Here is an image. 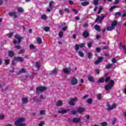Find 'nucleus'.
Instances as JSON below:
<instances>
[{"mask_svg": "<svg viewBox=\"0 0 126 126\" xmlns=\"http://www.w3.org/2000/svg\"><path fill=\"white\" fill-rule=\"evenodd\" d=\"M87 102L88 104H92V99L89 98L87 100Z\"/></svg>", "mask_w": 126, "mask_h": 126, "instance_id": "obj_43", "label": "nucleus"}, {"mask_svg": "<svg viewBox=\"0 0 126 126\" xmlns=\"http://www.w3.org/2000/svg\"><path fill=\"white\" fill-rule=\"evenodd\" d=\"M94 29L96 30V31H98V32H100L101 31V29H100V27H99L97 25H96L94 26Z\"/></svg>", "mask_w": 126, "mask_h": 126, "instance_id": "obj_20", "label": "nucleus"}, {"mask_svg": "<svg viewBox=\"0 0 126 126\" xmlns=\"http://www.w3.org/2000/svg\"><path fill=\"white\" fill-rule=\"evenodd\" d=\"M98 3H99V1L98 0H94V5H97Z\"/></svg>", "mask_w": 126, "mask_h": 126, "instance_id": "obj_33", "label": "nucleus"}, {"mask_svg": "<svg viewBox=\"0 0 126 126\" xmlns=\"http://www.w3.org/2000/svg\"><path fill=\"white\" fill-rule=\"evenodd\" d=\"M68 2H69V4H71V5L73 4V2L71 0H69Z\"/></svg>", "mask_w": 126, "mask_h": 126, "instance_id": "obj_64", "label": "nucleus"}, {"mask_svg": "<svg viewBox=\"0 0 126 126\" xmlns=\"http://www.w3.org/2000/svg\"><path fill=\"white\" fill-rule=\"evenodd\" d=\"M120 46L121 47H122V48L123 49L124 52H125V53L126 54V46L125 45H123V46H122V43H120Z\"/></svg>", "mask_w": 126, "mask_h": 126, "instance_id": "obj_27", "label": "nucleus"}, {"mask_svg": "<svg viewBox=\"0 0 126 126\" xmlns=\"http://www.w3.org/2000/svg\"><path fill=\"white\" fill-rule=\"evenodd\" d=\"M82 5L83 6H86V5H88V4H89V1H85V2H83L81 3Z\"/></svg>", "mask_w": 126, "mask_h": 126, "instance_id": "obj_22", "label": "nucleus"}, {"mask_svg": "<svg viewBox=\"0 0 126 126\" xmlns=\"http://www.w3.org/2000/svg\"><path fill=\"white\" fill-rule=\"evenodd\" d=\"M62 105H63V101L62 100H58L56 102V106L58 107H60V106H62Z\"/></svg>", "mask_w": 126, "mask_h": 126, "instance_id": "obj_16", "label": "nucleus"}, {"mask_svg": "<svg viewBox=\"0 0 126 126\" xmlns=\"http://www.w3.org/2000/svg\"><path fill=\"white\" fill-rule=\"evenodd\" d=\"M30 48L31 50H33V49H35V46H34L33 44H31L30 45Z\"/></svg>", "mask_w": 126, "mask_h": 126, "instance_id": "obj_42", "label": "nucleus"}, {"mask_svg": "<svg viewBox=\"0 0 126 126\" xmlns=\"http://www.w3.org/2000/svg\"><path fill=\"white\" fill-rule=\"evenodd\" d=\"M9 15L10 16H13L14 18H17V15L15 12H10L9 13Z\"/></svg>", "mask_w": 126, "mask_h": 126, "instance_id": "obj_12", "label": "nucleus"}, {"mask_svg": "<svg viewBox=\"0 0 126 126\" xmlns=\"http://www.w3.org/2000/svg\"><path fill=\"white\" fill-rule=\"evenodd\" d=\"M92 46V42H90L88 43V47L89 48H91Z\"/></svg>", "mask_w": 126, "mask_h": 126, "instance_id": "obj_57", "label": "nucleus"}, {"mask_svg": "<svg viewBox=\"0 0 126 126\" xmlns=\"http://www.w3.org/2000/svg\"><path fill=\"white\" fill-rule=\"evenodd\" d=\"M85 44L84 43H81L79 45V47H80V48H83V47H84Z\"/></svg>", "mask_w": 126, "mask_h": 126, "instance_id": "obj_46", "label": "nucleus"}, {"mask_svg": "<svg viewBox=\"0 0 126 126\" xmlns=\"http://www.w3.org/2000/svg\"><path fill=\"white\" fill-rule=\"evenodd\" d=\"M101 126H107V123L106 122H103L101 123Z\"/></svg>", "mask_w": 126, "mask_h": 126, "instance_id": "obj_47", "label": "nucleus"}, {"mask_svg": "<svg viewBox=\"0 0 126 126\" xmlns=\"http://www.w3.org/2000/svg\"><path fill=\"white\" fill-rule=\"evenodd\" d=\"M84 111H85V109H84V108L82 107H79L78 109L77 112L79 114H82V113H83V112H84Z\"/></svg>", "mask_w": 126, "mask_h": 126, "instance_id": "obj_13", "label": "nucleus"}, {"mask_svg": "<svg viewBox=\"0 0 126 126\" xmlns=\"http://www.w3.org/2000/svg\"><path fill=\"white\" fill-rule=\"evenodd\" d=\"M115 15L116 16H120V15H121V12H117L116 14H115Z\"/></svg>", "mask_w": 126, "mask_h": 126, "instance_id": "obj_60", "label": "nucleus"}, {"mask_svg": "<svg viewBox=\"0 0 126 126\" xmlns=\"http://www.w3.org/2000/svg\"><path fill=\"white\" fill-rule=\"evenodd\" d=\"M117 106V105L115 103L113 104L112 105H110V104L107 105V110H113V109H115L116 107Z\"/></svg>", "mask_w": 126, "mask_h": 126, "instance_id": "obj_9", "label": "nucleus"}, {"mask_svg": "<svg viewBox=\"0 0 126 126\" xmlns=\"http://www.w3.org/2000/svg\"><path fill=\"white\" fill-rule=\"evenodd\" d=\"M97 98L98 100H100L102 98V94H98L97 95Z\"/></svg>", "mask_w": 126, "mask_h": 126, "instance_id": "obj_41", "label": "nucleus"}, {"mask_svg": "<svg viewBox=\"0 0 126 126\" xmlns=\"http://www.w3.org/2000/svg\"><path fill=\"white\" fill-rule=\"evenodd\" d=\"M88 58L89 59H92V54H91V53H88Z\"/></svg>", "mask_w": 126, "mask_h": 126, "instance_id": "obj_39", "label": "nucleus"}, {"mask_svg": "<svg viewBox=\"0 0 126 126\" xmlns=\"http://www.w3.org/2000/svg\"><path fill=\"white\" fill-rule=\"evenodd\" d=\"M120 2L119 0H115L114 2L113 3L114 4H118V3Z\"/></svg>", "mask_w": 126, "mask_h": 126, "instance_id": "obj_54", "label": "nucleus"}, {"mask_svg": "<svg viewBox=\"0 0 126 126\" xmlns=\"http://www.w3.org/2000/svg\"><path fill=\"white\" fill-rule=\"evenodd\" d=\"M24 53H25V51L24 50H21L19 52V54H24Z\"/></svg>", "mask_w": 126, "mask_h": 126, "instance_id": "obj_50", "label": "nucleus"}, {"mask_svg": "<svg viewBox=\"0 0 126 126\" xmlns=\"http://www.w3.org/2000/svg\"><path fill=\"white\" fill-rule=\"evenodd\" d=\"M8 56L9 57H13L14 56V52L13 51H9Z\"/></svg>", "mask_w": 126, "mask_h": 126, "instance_id": "obj_21", "label": "nucleus"}, {"mask_svg": "<svg viewBox=\"0 0 126 126\" xmlns=\"http://www.w3.org/2000/svg\"><path fill=\"white\" fill-rule=\"evenodd\" d=\"M16 10L19 12V13H23L24 12V9H23L21 7H16Z\"/></svg>", "mask_w": 126, "mask_h": 126, "instance_id": "obj_11", "label": "nucleus"}, {"mask_svg": "<svg viewBox=\"0 0 126 126\" xmlns=\"http://www.w3.org/2000/svg\"><path fill=\"white\" fill-rule=\"evenodd\" d=\"M72 122L73 123H78V122H80V118H74L72 119Z\"/></svg>", "mask_w": 126, "mask_h": 126, "instance_id": "obj_17", "label": "nucleus"}, {"mask_svg": "<svg viewBox=\"0 0 126 126\" xmlns=\"http://www.w3.org/2000/svg\"><path fill=\"white\" fill-rule=\"evenodd\" d=\"M57 73L58 70H57V69H54L53 71H52V73H53V74L56 75Z\"/></svg>", "mask_w": 126, "mask_h": 126, "instance_id": "obj_30", "label": "nucleus"}, {"mask_svg": "<svg viewBox=\"0 0 126 126\" xmlns=\"http://www.w3.org/2000/svg\"><path fill=\"white\" fill-rule=\"evenodd\" d=\"M105 79H104V78H101L99 79L98 81L100 82V83H103L104 82Z\"/></svg>", "mask_w": 126, "mask_h": 126, "instance_id": "obj_35", "label": "nucleus"}, {"mask_svg": "<svg viewBox=\"0 0 126 126\" xmlns=\"http://www.w3.org/2000/svg\"><path fill=\"white\" fill-rule=\"evenodd\" d=\"M63 72L64 73H68L69 72V69L68 68H65L63 70Z\"/></svg>", "mask_w": 126, "mask_h": 126, "instance_id": "obj_25", "label": "nucleus"}, {"mask_svg": "<svg viewBox=\"0 0 126 126\" xmlns=\"http://www.w3.org/2000/svg\"><path fill=\"white\" fill-rule=\"evenodd\" d=\"M72 11H74V12L76 14H77V13H78V11H77V10L75 9H72Z\"/></svg>", "mask_w": 126, "mask_h": 126, "instance_id": "obj_49", "label": "nucleus"}, {"mask_svg": "<svg viewBox=\"0 0 126 126\" xmlns=\"http://www.w3.org/2000/svg\"><path fill=\"white\" fill-rule=\"evenodd\" d=\"M25 122V119L23 118H20L17 120L15 122V125L16 126H25L26 125L24 123Z\"/></svg>", "mask_w": 126, "mask_h": 126, "instance_id": "obj_1", "label": "nucleus"}, {"mask_svg": "<svg viewBox=\"0 0 126 126\" xmlns=\"http://www.w3.org/2000/svg\"><path fill=\"white\" fill-rule=\"evenodd\" d=\"M59 13L60 15H63V10H60L59 11Z\"/></svg>", "mask_w": 126, "mask_h": 126, "instance_id": "obj_56", "label": "nucleus"}, {"mask_svg": "<svg viewBox=\"0 0 126 126\" xmlns=\"http://www.w3.org/2000/svg\"><path fill=\"white\" fill-rule=\"evenodd\" d=\"M15 38L16 39L13 40L14 44H16L17 43L19 44V43L21 42V40H22V38H21V37H20V36L18 35H15Z\"/></svg>", "mask_w": 126, "mask_h": 126, "instance_id": "obj_4", "label": "nucleus"}, {"mask_svg": "<svg viewBox=\"0 0 126 126\" xmlns=\"http://www.w3.org/2000/svg\"><path fill=\"white\" fill-rule=\"evenodd\" d=\"M5 64H8V63H9V60L7 59L5 60Z\"/></svg>", "mask_w": 126, "mask_h": 126, "instance_id": "obj_51", "label": "nucleus"}, {"mask_svg": "<svg viewBox=\"0 0 126 126\" xmlns=\"http://www.w3.org/2000/svg\"><path fill=\"white\" fill-rule=\"evenodd\" d=\"M36 67H37V68H40V64L38 62L36 63Z\"/></svg>", "mask_w": 126, "mask_h": 126, "instance_id": "obj_48", "label": "nucleus"}, {"mask_svg": "<svg viewBox=\"0 0 126 126\" xmlns=\"http://www.w3.org/2000/svg\"><path fill=\"white\" fill-rule=\"evenodd\" d=\"M22 101L24 104H26V103H28V99H27V98L23 97Z\"/></svg>", "mask_w": 126, "mask_h": 126, "instance_id": "obj_19", "label": "nucleus"}, {"mask_svg": "<svg viewBox=\"0 0 126 126\" xmlns=\"http://www.w3.org/2000/svg\"><path fill=\"white\" fill-rule=\"evenodd\" d=\"M117 24H118V22L116 21H113L111 24V26L106 29L107 31H112V30H114L115 27L117 26Z\"/></svg>", "mask_w": 126, "mask_h": 126, "instance_id": "obj_2", "label": "nucleus"}, {"mask_svg": "<svg viewBox=\"0 0 126 126\" xmlns=\"http://www.w3.org/2000/svg\"><path fill=\"white\" fill-rule=\"evenodd\" d=\"M12 35H13V32L7 34L8 38H11V37H12Z\"/></svg>", "mask_w": 126, "mask_h": 126, "instance_id": "obj_45", "label": "nucleus"}, {"mask_svg": "<svg viewBox=\"0 0 126 126\" xmlns=\"http://www.w3.org/2000/svg\"><path fill=\"white\" fill-rule=\"evenodd\" d=\"M89 35V33L86 31H84L83 33V36L84 38H87L88 37Z\"/></svg>", "mask_w": 126, "mask_h": 126, "instance_id": "obj_15", "label": "nucleus"}, {"mask_svg": "<svg viewBox=\"0 0 126 126\" xmlns=\"http://www.w3.org/2000/svg\"><path fill=\"white\" fill-rule=\"evenodd\" d=\"M83 27L84 28H86L87 27H88V24H85L84 25H83Z\"/></svg>", "mask_w": 126, "mask_h": 126, "instance_id": "obj_59", "label": "nucleus"}, {"mask_svg": "<svg viewBox=\"0 0 126 126\" xmlns=\"http://www.w3.org/2000/svg\"><path fill=\"white\" fill-rule=\"evenodd\" d=\"M63 32H60L59 33L60 38H62V37H63Z\"/></svg>", "mask_w": 126, "mask_h": 126, "instance_id": "obj_40", "label": "nucleus"}, {"mask_svg": "<svg viewBox=\"0 0 126 126\" xmlns=\"http://www.w3.org/2000/svg\"><path fill=\"white\" fill-rule=\"evenodd\" d=\"M114 83H115L114 80H111L109 84L105 86V90H109V89H111V88L114 86Z\"/></svg>", "mask_w": 126, "mask_h": 126, "instance_id": "obj_3", "label": "nucleus"}, {"mask_svg": "<svg viewBox=\"0 0 126 126\" xmlns=\"http://www.w3.org/2000/svg\"><path fill=\"white\" fill-rule=\"evenodd\" d=\"M37 41L38 44H41V43H42V39L38 37L37 39Z\"/></svg>", "mask_w": 126, "mask_h": 126, "instance_id": "obj_38", "label": "nucleus"}, {"mask_svg": "<svg viewBox=\"0 0 126 126\" xmlns=\"http://www.w3.org/2000/svg\"><path fill=\"white\" fill-rule=\"evenodd\" d=\"M102 10H103V8L102 7H99V10L97 11L98 14H100Z\"/></svg>", "mask_w": 126, "mask_h": 126, "instance_id": "obj_36", "label": "nucleus"}, {"mask_svg": "<svg viewBox=\"0 0 126 126\" xmlns=\"http://www.w3.org/2000/svg\"><path fill=\"white\" fill-rule=\"evenodd\" d=\"M69 111V109H64L63 108H61L58 110V113L59 114H62L63 115V114H66V113H67Z\"/></svg>", "mask_w": 126, "mask_h": 126, "instance_id": "obj_7", "label": "nucleus"}, {"mask_svg": "<svg viewBox=\"0 0 126 126\" xmlns=\"http://www.w3.org/2000/svg\"><path fill=\"white\" fill-rule=\"evenodd\" d=\"M75 50L76 51H78V50H79V45L76 44V45L75 46Z\"/></svg>", "mask_w": 126, "mask_h": 126, "instance_id": "obj_37", "label": "nucleus"}, {"mask_svg": "<svg viewBox=\"0 0 126 126\" xmlns=\"http://www.w3.org/2000/svg\"><path fill=\"white\" fill-rule=\"evenodd\" d=\"M114 8H117V6L114 5V6H111L109 9V11H112V10H113V9H114Z\"/></svg>", "mask_w": 126, "mask_h": 126, "instance_id": "obj_34", "label": "nucleus"}, {"mask_svg": "<svg viewBox=\"0 0 126 126\" xmlns=\"http://www.w3.org/2000/svg\"><path fill=\"white\" fill-rule=\"evenodd\" d=\"M103 61V57H99L98 60L94 63L95 64H98Z\"/></svg>", "mask_w": 126, "mask_h": 126, "instance_id": "obj_14", "label": "nucleus"}, {"mask_svg": "<svg viewBox=\"0 0 126 126\" xmlns=\"http://www.w3.org/2000/svg\"><path fill=\"white\" fill-rule=\"evenodd\" d=\"M112 62L113 63H117V60H116L115 58H113L112 60Z\"/></svg>", "mask_w": 126, "mask_h": 126, "instance_id": "obj_52", "label": "nucleus"}, {"mask_svg": "<svg viewBox=\"0 0 126 126\" xmlns=\"http://www.w3.org/2000/svg\"><path fill=\"white\" fill-rule=\"evenodd\" d=\"M76 101H77V98L74 97V98H71L70 99L69 104L71 106H74V105H75V103H74V102H76Z\"/></svg>", "mask_w": 126, "mask_h": 126, "instance_id": "obj_6", "label": "nucleus"}, {"mask_svg": "<svg viewBox=\"0 0 126 126\" xmlns=\"http://www.w3.org/2000/svg\"><path fill=\"white\" fill-rule=\"evenodd\" d=\"M15 60L18 61V62H23V58L22 57H16Z\"/></svg>", "mask_w": 126, "mask_h": 126, "instance_id": "obj_18", "label": "nucleus"}, {"mask_svg": "<svg viewBox=\"0 0 126 126\" xmlns=\"http://www.w3.org/2000/svg\"><path fill=\"white\" fill-rule=\"evenodd\" d=\"M41 18L42 19H44L45 20L46 19H47V16H46L45 15H42L41 16Z\"/></svg>", "mask_w": 126, "mask_h": 126, "instance_id": "obj_44", "label": "nucleus"}, {"mask_svg": "<svg viewBox=\"0 0 126 126\" xmlns=\"http://www.w3.org/2000/svg\"><path fill=\"white\" fill-rule=\"evenodd\" d=\"M109 80H110V77L106 78V79H105V82H108Z\"/></svg>", "mask_w": 126, "mask_h": 126, "instance_id": "obj_63", "label": "nucleus"}, {"mask_svg": "<svg viewBox=\"0 0 126 126\" xmlns=\"http://www.w3.org/2000/svg\"><path fill=\"white\" fill-rule=\"evenodd\" d=\"M44 31L46 32H48L50 30V28L49 27H44Z\"/></svg>", "mask_w": 126, "mask_h": 126, "instance_id": "obj_32", "label": "nucleus"}, {"mask_svg": "<svg viewBox=\"0 0 126 126\" xmlns=\"http://www.w3.org/2000/svg\"><path fill=\"white\" fill-rule=\"evenodd\" d=\"M112 66H113V64H108L106 66V68L109 69V68H111V67Z\"/></svg>", "mask_w": 126, "mask_h": 126, "instance_id": "obj_31", "label": "nucleus"}, {"mask_svg": "<svg viewBox=\"0 0 126 126\" xmlns=\"http://www.w3.org/2000/svg\"><path fill=\"white\" fill-rule=\"evenodd\" d=\"M88 80L91 82H94V78L93 77H89Z\"/></svg>", "mask_w": 126, "mask_h": 126, "instance_id": "obj_28", "label": "nucleus"}, {"mask_svg": "<svg viewBox=\"0 0 126 126\" xmlns=\"http://www.w3.org/2000/svg\"><path fill=\"white\" fill-rule=\"evenodd\" d=\"M77 112V111L76 110H72V111H71V113H72V114L73 115H75V114H76Z\"/></svg>", "mask_w": 126, "mask_h": 126, "instance_id": "obj_55", "label": "nucleus"}, {"mask_svg": "<svg viewBox=\"0 0 126 126\" xmlns=\"http://www.w3.org/2000/svg\"><path fill=\"white\" fill-rule=\"evenodd\" d=\"M100 49L99 47H97L96 49V52H97V53H99V52H100Z\"/></svg>", "mask_w": 126, "mask_h": 126, "instance_id": "obj_61", "label": "nucleus"}, {"mask_svg": "<svg viewBox=\"0 0 126 126\" xmlns=\"http://www.w3.org/2000/svg\"><path fill=\"white\" fill-rule=\"evenodd\" d=\"M44 124H45V122L44 121H42L40 122V123L39 124V126H43V125Z\"/></svg>", "mask_w": 126, "mask_h": 126, "instance_id": "obj_53", "label": "nucleus"}, {"mask_svg": "<svg viewBox=\"0 0 126 126\" xmlns=\"http://www.w3.org/2000/svg\"><path fill=\"white\" fill-rule=\"evenodd\" d=\"M24 72H25V69L23 68L19 71L18 74H21V73H24Z\"/></svg>", "mask_w": 126, "mask_h": 126, "instance_id": "obj_26", "label": "nucleus"}, {"mask_svg": "<svg viewBox=\"0 0 126 126\" xmlns=\"http://www.w3.org/2000/svg\"><path fill=\"white\" fill-rule=\"evenodd\" d=\"M78 55L80 56V57H81L82 58H83V57H84V53H83V52H82V51H79Z\"/></svg>", "mask_w": 126, "mask_h": 126, "instance_id": "obj_24", "label": "nucleus"}, {"mask_svg": "<svg viewBox=\"0 0 126 126\" xmlns=\"http://www.w3.org/2000/svg\"><path fill=\"white\" fill-rule=\"evenodd\" d=\"M116 118H113V123H112V125H115V124L116 123Z\"/></svg>", "mask_w": 126, "mask_h": 126, "instance_id": "obj_58", "label": "nucleus"}, {"mask_svg": "<svg viewBox=\"0 0 126 126\" xmlns=\"http://www.w3.org/2000/svg\"><path fill=\"white\" fill-rule=\"evenodd\" d=\"M77 83H78V80H77L76 78H72L71 80V84H72V85H76Z\"/></svg>", "mask_w": 126, "mask_h": 126, "instance_id": "obj_8", "label": "nucleus"}, {"mask_svg": "<svg viewBox=\"0 0 126 126\" xmlns=\"http://www.w3.org/2000/svg\"><path fill=\"white\" fill-rule=\"evenodd\" d=\"M39 114L40 115H46V111L45 110H41L40 112H39Z\"/></svg>", "mask_w": 126, "mask_h": 126, "instance_id": "obj_29", "label": "nucleus"}, {"mask_svg": "<svg viewBox=\"0 0 126 126\" xmlns=\"http://www.w3.org/2000/svg\"><path fill=\"white\" fill-rule=\"evenodd\" d=\"M47 90V88L45 87H38L36 88L37 93H40V92H43Z\"/></svg>", "mask_w": 126, "mask_h": 126, "instance_id": "obj_5", "label": "nucleus"}, {"mask_svg": "<svg viewBox=\"0 0 126 126\" xmlns=\"http://www.w3.org/2000/svg\"><path fill=\"white\" fill-rule=\"evenodd\" d=\"M105 17L104 15H102L101 17H100V16H97L96 19H95V21H97L98 20L99 23H101L102 22V20L104 19V18Z\"/></svg>", "mask_w": 126, "mask_h": 126, "instance_id": "obj_10", "label": "nucleus"}, {"mask_svg": "<svg viewBox=\"0 0 126 126\" xmlns=\"http://www.w3.org/2000/svg\"><path fill=\"white\" fill-rule=\"evenodd\" d=\"M53 4H54V1H51L49 3V7L50 9H53Z\"/></svg>", "mask_w": 126, "mask_h": 126, "instance_id": "obj_23", "label": "nucleus"}, {"mask_svg": "<svg viewBox=\"0 0 126 126\" xmlns=\"http://www.w3.org/2000/svg\"><path fill=\"white\" fill-rule=\"evenodd\" d=\"M4 118V116L3 115L0 116V120H3Z\"/></svg>", "mask_w": 126, "mask_h": 126, "instance_id": "obj_62", "label": "nucleus"}]
</instances>
